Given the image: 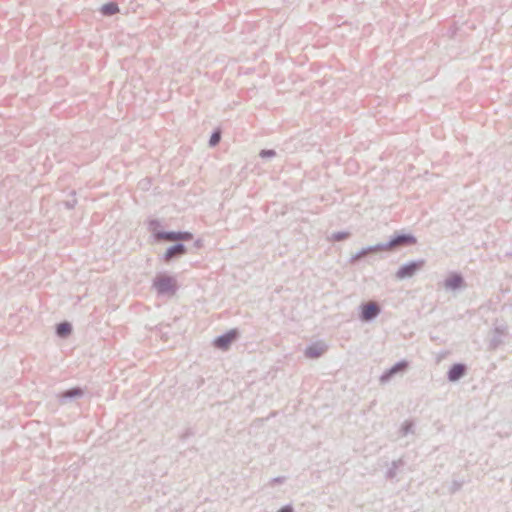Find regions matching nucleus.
<instances>
[{"label":"nucleus","instance_id":"3","mask_svg":"<svg viewBox=\"0 0 512 512\" xmlns=\"http://www.w3.org/2000/svg\"><path fill=\"white\" fill-rule=\"evenodd\" d=\"M416 239L411 235H400L392 239L383 249L392 250L400 245H411L415 244Z\"/></svg>","mask_w":512,"mask_h":512},{"label":"nucleus","instance_id":"8","mask_svg":"<svg viewBox=\"0 0 512 512\" xmlns=\"http://www.w3.org/2000/svg\"><path fill=\"white\" fill-rule=\"evenodd\" d=\"M185 252L183 245H176L167 250L165 253V261H170L171 258H173L175 255H180Z\"/></svg>","mask_w":512,"mask_h":512},{"label":"nucleus","instance_id":"12","mask_svg":"<svg viewBox=\"0 0 512 512\" xmlns=\"http://www.w3.org/2000/svg\"><path fill=\"white\" fill-rule=\"evenodd\" d=\"M460 282L461 279L458 276H454L447 282V285L452 288H456L460 285Z\"/></svg>","mask_w":512,"mask_h":512},{"label":"nucleus","instance_id":"1","mask_svg":"<svg viewBox=\"0 0 512 512\" xmlns=\"http://www.w3.org/2000/svg\"><path fill=\"white\" fill-rule=\"evenodd\" d=\"M154 286L159 293H174L176 288V283L172 277L169 276H158L154 281Z\"/></svg>","mask_w":512,"mask_h":512},{"label":"nucleus","instance_id":"4","mask_svg":"<svg viewBox=\"0 0 512 512\" xmlns=\"http://www.w3.org/2000/svg\"><path fill=\"white\" fill-rule=\"evenodd\" d=\"M236 337H237V331L236 330H231L228 333H226L225 335H222V336L218 337L214 341V344H215V346L217 348L225 350L236 339Z\"/></svg>","mask_w":512,"mask_h":512},{"label":"nucleus","instance_id":"10","mask_svg":"<svg viewBox=\"0 0 512 512\" xmlns=\"http://www.w3.org/2000/svg\"><path fill=\"white\" fill-rule=\"evenodd\" d=\"M101 12L104 15H113L118 12V6L115 3H108L102 6Z\"/></svg>","mask_w":512,"mask_h":512},{"label":"nucleus","instance_id":"14","mask_svg":"<svg viewBox=\"0 0 512 512\" xmlns=\"http://www.w3.org/2000/svg\"><path fill=\"white\" fill-rule=\"evenodd\" d=\"M406 366H407V364H406V363H399V364H397L395 367H393V368H392L391 373H395V372H397L398 370L405 369V368H406Z\"/></svg>","mask_w":512,"mask_h":512},{"label":"nucleus","instance_id":"15","mask_svg":"<svg viewBox=\"0 0 512 512\" xmlns=\"http://www.w3.org/2000/svg\"><path fill=\"white\" fill-rule=\"evenodd\" d=\"M80 393H81L80 390H73V391H69L66 395L72 396V395H79Z\"/></svg>","mask_w":512,"mask_h":512},{"label":"nucleus","instance_id":"16","mask_svg":"<svg viewBox=\"0 0 512 512\" xmlns=\"http://www.w3.org/2000/svg\"><path fill=\"white\" fill-rule=\"evenodd\" d=\"M261 155H262V156H266V155H267V156H272V155H274V152H273V151H267V152H266V151H263V152L261 153Z\"/></svg>","mask_w":512,"mask_h":512},{"label":"nucleus","instance_id":"2","mask_svg":"<svg viewBox=\"0 0 512 512\" xmlns=\"http://www.w3.org/2000/svg\"><path fill=\"white\" fill-rule=\"evenodd\" d=\"M423 264V261H419L404 265L397 271L396 276L398 279L411 277L415 274L417 270H419L423 266Z\"/></svg>","mask_w":512,"mask_h":512},{"label":"nucleus","instance_id":"5","mask_svg":"<svg viewBox=\"0 0 512 512\" xmlns=\"http://www.w3.org/2000/svg\"><path fill=\"white\" fill-rule=\"evenodd\" d=\"M378 313H379V308L373 302L365 304L362 308V318L364 320H370V319L374 318Z\"/></svg>","mask_w":512,"mask_h":512},{"label":"nucleus","instance_id":"11","mask_svg":"<svg viewBox=\"0 0 512 512\" xmlns=\"http://www.w3.org/2000/svg\"><path fill=\"white\" fill-rule=\"evenodd\" d=\"M71 332V325L69 323H61L57 327V333L59 336L64 337L70 334Z\"/></svg>","mask_w":512,"mask_h":512},{"label":"nucleus","instance_id":"7","mask_svg":"<svg viewBox=\"0 0 512 512\" xmlns=\"http://www.w3.org/2000/svg\"><path fill=\"white\" fill-rule=\"evenodd\" d=\"M325 351V347L322 344H314L307 348L305 354L309 358H316L322 355Z\"/></svg>","mask_w":512,"mask_h":512},{"label":"nucleus","instance_id":"9","mask_svg":"<svg viewBox=\"0 0 512 512\" xmlns=\"http://www.w3.org/2000/svg\"><path fill=\"white\" fill-rule=\"evenodd\" d=\"M464 366L460 364L454 365L449 371V379L455 381L464 374Z\"/></svg>","mask_w":512,"mask_h":512},{"label":"nucleus","instance_id":"17","mask_svg":"<svg viewBox=\"0 0 512 512\" xmlns=\"http://www.w3.org/2000/svg\"><path fill=\"white\" fill-rule=\"evenodd\" d=\"M280 512H292V508L291 507H284L280 510Z\"/></svg>","mask_w":512,"mask_h":512},{"label":"nucleus","instance_id":"6","mask_svg":"<svg viewBox=\"0 0 512 512\" xmlns=\"http://www.w3.org/2000/svg\"><path fill=\"white\" fill-rule=\"evenodd\" d=\"M158 238L167 240V241H177V240H189L191 239V234L189 233H162L158 234Z\"/></svg>","mask_w":512,"mask_h":512},{"label":"nucleus","instance_id":"13","mask_svg":"<svg viewBox=\"0 0 512 512\" xmlns=\"http://www.w3.org/2000/svg\"><path fill=\"white\" fill-rule=\"evenodd\" d=\"M220 141V132H215L210 138V145L214 146Z\"/></svg>","mask_w":512,"mask_h":512}]
</instances>
